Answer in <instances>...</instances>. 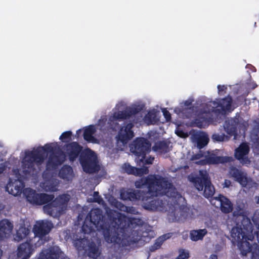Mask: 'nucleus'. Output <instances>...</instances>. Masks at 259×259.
<instances>
[{
  "label": "nucleus",
  "instance_id": "nucleus-1",
  "mask_svg": "<svg viewBox=\"0 0 259 259\" xmlns=\"http://www.w3.org/2000/svg\"><path fill=\"white\" fill-rule=\"evenodd\" d=\"M109 222L103 219L102 210L99 208L92 209L87 214L81 227L84 234L94 231H102L105 241L109 243H119L126 233H131L128 236L132 243H136L141 238L138 229L142 225L140 219L127 218L116 210L109 209L106 211Z\"/></svg>",
  "mask_w": 259,
  "mask_h": 259
},
{
  "label": "nucleus",
  "instance_id": "nucleus-2",
  "mask_svg": "<svg viewBox=\"0 0 259 259\" xmlns=\"http://www.w3.org/2000/svg\"><path fill=\"white\" fill-rule=\"evenodd\" d=\"M24 184L19 179L14 182H9L6 187V190L15 196L20 195L23 192L27 201L35 205H42L45 213L54 218H59L65 213L69 200L66 194L60 195L55 198L53 194L37 193L30 188L23 190Z\"/></svg>",
  "mask_w": 259,
  "mask_h": 259
},
{
  "label": "nucleus",
  "instance_id": "nucleus-3",
  "mask_svg": "<svg viewBox=\"0 0 259 259\" xmlns=\"http://www.w3.org/2000/svg\"><path fill=\"white\" fill-rule=\"evenodd\" d=\"M135 185L137 188H143L145 187L148 188L146 191H140L142 192V196L149 202L151 200H160L154 198V196L158 195L175 197V188L172 187V184L162 177L151 176L142 178L135 182Z\"/></svg>",
  "mask_w": 259,
  "mask_h": 259
},
{
  "label": "nucleus",
  "instance_id": "nucleus-4",
  "mask_svg": "<svg viewBox=\"0 0 259 259\" xmlns=\"http://www.w3.org/2000/svg\"><path fill=\"white\" fill-rule=\"evenodd\" d=\"M54 148L50 144H46L44 146L39 147L32 151H26L25 157L22 163V172L26 177L33 175L36 170L35 164L41 165L44 161L47 155L46 152H54Z\"/></svg>",
  "mask_w": 259,
  "mask_h": 259
},
{
  "label": "nucleus",
  "instance_id": "nucleus-5",
  "mask_svg": "<svg viewBox=\"0 0 259 259\" xmlns=\"http://www.w3.org/2000/svg\"><path fill=\"white\" fill-rule=\"evenodd\" d=\"M141 193L139 190L123 189L120 191V197L124 201L140 200L143 203V208L147 210H156L162 207V200H151L149 202L142 196Z\"/></svg>",
  "mask_w": 259,
  "mask_h": 259
},
{
  "label": "nucleus",
  "instance_id": "nucleus-6",
  "mask_svg": "<svg viewBox=\"0 0 259 259\" xmlns=\"http://www.w3.org/2000/svg\"><path fill=\"white\" fill-rule=\"evenodd\" d=\"M195 188L198 191H203V196L207 198L211 197L215 192V189L212 185L209 175L206 170H199V176L192 177L190 179Z\"/></svg>",
  "mask_w": 259,
  "mask_h": 259
},
{
  "label": "nucleus",
  "instance_id": "nucleus-7",
  "mask_svg": "<svg viewBox=\"0 0 259 259\" xmlns=\"http://www.w3.org/2000/svg\"><path fill=\"white\" fill-rule=\"evenodd\" d=\"M97 156L93 150L85 148L79 158V162L84 171L91 174L95 171Z\"/></svg>",
  "mask_w": 259,
  "mask_h": 259
},
{
  "label": "nucleus",
  "instance_id": "nucleus-8",
  "mask_svg": "<svg viewBox=\"0 0 259 259\" xmlns=\"http://www.w3.org/2000/svg\"><path fill=\"white\" fill-rule=\"evenodd\" d=\"M151 143L146 138L139 137L135 139L130 145V151L136 156L140 157L143 161L146 155L150 151Z\"/></svg>",
  "mask_w": 259,
  "mask_h": 259
},
{
  "label": "nucleus",
  "instance_id": "nucleus-9",
  "mask_svg": "<svg viewBox=\"0 0 259 259\" xmlns=\"http://www.w3.org/2000/svg\"><path fill=\"white\" fill-rule=\"evenodd\" d=\"M142 110V108L140 106H136L132 107L126 108L123 111L115 112L112 116L109 118L108 123H114L117 120H122L130 118L132 115H135L139 113Z\"/></svg>",
  "mask_w": 259,
  "mask_h": 259
},
{
  "label": "nucleus",
  "instance_id": "nucleus-10",
  "mask_svg": "<svg viewBox=\"0 0 259 259\" xmlns=\"http://www.w3.org/2000/svg\"><path fill=\"white\" fill-rule=\"evenodd\" d=\"M210 103L213 105V106L209 108V112L219 114L223 113L230 109L232 103V98L228 95L219 102L212 101L210 102Z\"/></svg>",
  "mask_w": 259,
  "mask_h": 259
},
{
  "label": "nucleus",
  "instance_id": "nucleus-11",
  "mask_svg": "<svg viewBox=\"0 0 259 259\" xmlns=\"http://www.w3.org/2000/svg\"><path fill=\"white\" fill-rule=\"evenodd\" d=\"M134 127V124L131 122L121 127L117 136V141L126 145L135 136Z\"/></svg>",
  "mask_w": 259,
  "mask_h": 259
},
{
  "label": "nucleus",
  "instance_id": "nucleus-12",
  "mask_svg": "<svg viewBox=\"0 0 259 259\" xmlns=\"http://www.w3.org/2000/svg\"><path fill=\"white\" fill-rule=\"evenodd\" d=\"M64 149L70 162L75 161L79 158L83 151V147L77 142H71L64 146Z\"/></svg>",
  "mask_w": 259,
  "mask_h": 259
},
{
  "label": "nucleus",
  "instance_id": "nucleus-13",
  "mask_svg": "<svg viewBox=\"0 0 259 259\" xmlns=\"http://www.w3.org/2000/svg\"><path fill=\"white\" fill-rule=\"evenodd\" d=\"M250 152V147L246 142L241 143L235 150L234 157L242 164H249L250 161L248 158V154Z\"/></svg>",
  "mask_w": 259,
  "mask_h": 259
},
{
  "label": "nucleus",
  "instance_id": "nucleus-14",
  "mask_svg": "<svg viewBox=\"0 0 259 259\" xmlns=\"http://www.w3.org/2000/svg\"><path fill=\"white\" fill-rule=\"evenodd\" d=\"M65 160L64 152L59 149L50 154L47 162V167L48 169H56L58 166L61 165Z\"/></svg>",
  "mask_w": 259,
  "mask_h": 259
},
{
  "label": "nucleus",
  "instance_id": "nucleus-15",
  "mask_svg": "<svg viewBox=\"0 0 259 259\" xmlns=\"http://www.w3.org/2000/svg\"><path fill=\"white\" fill-rule=\"evenodd\" d=\"M53 228V223L48 221H41L34 226L33 232L35 237L42 239L44 237L49 233Z\"/></svg>",
  "mask_w": 259,
  "mask_h": 259
},
{
  "label": "nucleus",
  "instance_id": "nucleus-16",
  "mask_svg": "<svg viewBox=\"0 0 259 259\" xmlns=\"http://www.w3.org/2000/svg\"><path fill=\"white\" fill-rule=\"evenodd\" d=\"M229 174L235 181L238 182L243 187H246L252 181L251 179L247 177L245 174L236 167H231Z\"/></svg>",
  "mask_w": 259,
  "mask_h": 259
},
{
  "label": "nucleus",
  "instance_id": "nucleus-17",
  "mask_svg": "<svg viewBox=\"0 0 259 259\" xmlns=\"http://www.w3.org/2000/svg\"><path fill=\"white\" fill-rule=\"evenodd\" d=\"M31 240L23 243L18 246L17 249V256L20 259H28L32 253V243Z\"/></svg>",
  "mask_w": 259,
  "mask_h": 259
},
{
  "label": "nucleus",
  "instance_id": "nucleus-18",
  "mask_svg": "<svg viewBox=\"0 0 259 259\" xmlns=\"http://www.w3.org/2000/svg\"><path fill=\"white\" fill-rule=\"evenodd\" d=\"M191 138L200 150L206 146L209 142L208 136L203 132H195L192 134Z\"/></svg>",
  "mask_w": 259,
  "mask_h": 259
},
{
  "label": "nucleus",
  "instance_id": "nucleus-19",
  "mask_svg": "<svg viewBox=\"0 0 259 259\" xmlns=\"http://www.w3.org/2000/svg\"><path fill=\"white\" fill-rule=\"evenodd\" d=\"M122 168L124 172L136 176H142L149 172V169L147 167L138 168L132 166L128 163H124L122 166Z\"/></svg>",
  "mask_w": 259,
  "mask_h": 259
},
{
  "label": "nucleus",
  "instance_id": "nucleus-20",
  "mask_svg": "<svg viewBox=\"0 0 259 259\" xmlns=\"http://www.w3.org/2000/svg\"><path fill=\"white\" fill-rule=\"evenodd\" d=\"M13 229V225L7 219H4L0 221V241L7 238Z\"/></svg>",
  "mask_w": 259,
  "mask_h": 259
},
{
  "label": "nucleus",
  "instance_id": "nucleus-21",
  "mask_svg": "<svg viewBox=\"0 0 259 259\" xmlns=\"http://www.w3.org/2000/svg\"><path fill=\"white\" fill-rule=\"evenodd\" d=\"M211 112L208 111H200L197 115V117L194 119L192 122L193 125L199 128H202L203 125L206 123L207 120V114L210 113Z\"/></svg>",
  "mask_w": 259,
  "mask_h": 259
},
{
  "label": "nucleus",
  "instance_id": "nucleus-22",
  "mask_svg": "<svg viewBox=\"0 0 259 259\" xmlns=\"http://www.w3.org/2000/svg\"><path fill=\"white\" fill-rule=\"evenodd\" d=\"M58 175L60 178L64 180H72L74 177L73 169L69 165H64L60 169Z\"/></svg>",
  "mask_w": 259,
  "mask_h": 259
},
{
  "label": "nucleus",
  "instance_id": "nucleus-23",
  "mask_svg": "<svg viewBox=\"0 0 259 259\" xmlns=\"http://www.w3.org/2000/svg\"><path fill=\"white\" fill-rule=\"evenodd\" d=\"M30 232V229L26 227L24 224H20L18 229L16 231L15 240L19 242L27 237Z\"/></svg>",
  "mask_w": 259,
  "mask_h": 259
},
{
  "label": "nucleus",
  "instance_id": "nucleus-24",
  "mask_svg": "<svg viewBox=\"0 0 259 259\" xmlns=\"http://www.w3.org/2000/svg\"><path fill=\"white\" fill-rule=\"evenodd\" d=\"M218 200L221 202V209L222 212L228 213L232 211L233 204L228 198L223 195H220Z\"/></svg>",
  "mask_w": 259,
  "mask_h": 259
},
{
  "label": "nucleus",
  "instance_id": "nucleus-25",
  "mask_svg": "<svg viewBox=\"0 0 259 259\" xmlns=\"http://www.w3.org/2000/svg\"><path fill=\"white\" fill-rule=\"evenodd\" d=\"M172 236V234L171 233H168L166 234H164L162 236H160L158 238H157L155 241V243L151 246L149 248V250L151 252H153L155 251L156 249L159 248L161 245L163 244L164 241L170 238Z\"/></svg>",
  "mask_w": 259,
  "mask_h": 259
},
{
  "label": "nucleus",
  "instance_id": "nucleus-26",
  "mask_svg": "<svg viewBox=\"0 0 259 259\" xmlns=\"http://www.w3.org/2000/svg\"><path fill=\"white\" fill-rule=\"evenodd\" d=\"M231 236L234 241L238 242L241 240H243L246 235L241 227H235L231 231Z\"/></svg>",
  "mask_w": 259,
  "mask_h": 259
},
{
  "label": "nucleus",
  "instance_id": "nucleus-27",
  "mask_svg": "<svg viewBox=\"0 0 259 259\" xmlns=\"http://www.w3.org/2000/svg\"><path fill=\"white\" fill-rule=\"evenodd\" d=\"M152 149L155 152L165 154L169 151V144L164 141H158L155 143Z\"/></svg>",
  "mask_w": 259,
  "mask_h": 259
},
{
  "label": "nucleus",
  "instance_id": "nucleus-28",
  "mask_svg": "<svg viewBox=\"0 0 259 259\" xmlns=\"http://www.w3.org/2000/svg\"><path fill=\"white\" fill-rule=\"evenodd\" d=\"M238 246L243 255H246L247 253L252 251V246L247 241L246 237L243 240H241L238 242Z\"/></svg>",
  "mask_w": 259,
  "mask_h": 259
},
{
  "label": "nucleus",
  "instance_id": "nucleus-29",
  "mask_svg": "<svg viewBox=\"0 0 259 259\" xmlns=\"http://www.w3.org/2000/svg\"><path fill=\"white\" fill-rule=\"evenodd\" d=\"M96 132V128L94 125H90L84 129L83 138L89 142H93L95 140L93 135Z\"/></svg>",
  "mask_w": 259,
  "mask_h": 259
},
{
  "label": "nucleus",
  "instance_id": "nucleus-30",
  "mask_svg": "<svg viewBox=\"0 0 259 259\" xmlns=\"http://www.w3.org/2000/svg\"><path fill=\"white\" fill-rule=\"evenodd\" d=\"M208 164L225 163L228 161V157L217 156L214 154L207 156Z\"/></svg>",
  "mask_w": 259,
  "mask_h": 259
},
{
  "label": "nucleus",
  "instance_id": "nucleus-31",
  "mask_svg": "<svg viewBox=\"0 0 259 259\" xmlns=\"http://www.w3.org/2000/svg\"><path fill=\"white\" fill-rule=\"evenodd\" d=\"M87 253L90 257L96 259L100 256L101 252L96 243L91 242L88 246V252Z\"/></svg>",
  "mask_w": 259,
  "mask_h": 259
},
{
  "label": "nucleus",
  "instance_id": "nucleus-32",
  "mask_svg": "<svg viewBox=\"0 0 259 259\" xmlns=\"http://www.w3.org/2000/svg\"><path fill=\"white\" fill-rule=\"evenodd\" d=\"M207 233V231L205 229L192 230L190 233V238L192 241H194L202 240Z\"/></svg>",
  "mask_w": 259,
  "mask_h": 259
},
{
  "label": "nucleus",
  "instance_id": "nucleus-33",
  "mask_svg": "<svg viewBox=\"0 0 259 259\" xmlns=\"http://www.w3.org/2000/svg\"><path fill=\"white\" fill-rule=\"evenodd\" d=\"M211 139L214 142H223L228 140V137L226 136L224 133H213L211 136Z\"/></svg>",
  "mask_w": 259,
  "mask_h": 259
},
{
  "label": "nucleus",
  "instance_id": "nucleus-34",
  "mask_svg": "<svg viewBox=\"0 0 259 259\" xmlns=\"http://www.w3.org/2000/svg\"><path fill=\"white\" fill-rule=\"evenodd\" d=\"M224 128L227 133L230 136H233L236 134L237 128L235 125L230 124L229 122L226 124Z\"/></svg>",
  "mask_w": 259,
  "mask_h": 259
},
{
  "label": "nucleus",
  "instance_id": "nucleus-35",
  "mask_svg": "<svg viewBox=\"0 0 259 259\" xmlns=\"http://www.w3.org/2000/svg\"><path fill=\"white\" fill-rule=\"evenodd\" d=\"M72 132L68 131L63 132L60 136L59 139L63 142H67L71 139Z\"/></svg>",
  "mask_w": 259,
  "mask_h": 259
},
{
  "label": "nucleus",
  "instance_id": "nucleus-36",
  "mask_svg": "<svg viewBox=\"0 0 259 259\" xmlns=\"http://www.w3.org/2000/svg\"><path fill=\"white\" fill-rule=\"evenodd\" d=\"M179 252V254L176 259H188L190 256L189 252L183 249H180Z\"/></svg>",
  "mask_w": 259,
  "mask_h": 259
},
{
  "label": "nucleus",
  "instance_id": "nucleus-37",
  "mask_svg": "<svg viewBox=\"0 0 259 259\" xmlns=\"http://www.w3.org/2000/svg\"><path fill=\"white\" fill-rule=\"evenodd\" d=\"M93 201L97 202L98 204H101L104 202V201L99 193L97 191H95L93 193Z\"/></svg>",
  "mask_w": 259,
  "mask_h": 259
},
{
  "label": "nucleus",
  "instance_id": "nucleus-38",
  "mask_svg": "<svg viewBox=\"0 0 259 259\" xmlns=\"http://www.w3.org/2000/svg\"><path fill=\"white\" fill-rule=\"evenodd\" d=\"M218 94L220 95H224L226 93V90H227V86L225 85H218Z\"/></svg>",
  "mask_w": 259,
  "mask_h": 259
},
{
  "label": "nucleus",
  "instance_id": "nucleus-39",
  "mask_svg": "<svg viewBox=\"0 0 259 259\" xmlns=\"http://www.w3.org/2000/svg\"><path fill=\"white\" fill-rule=\"evenodd\" d=\"M115 207L118 209L120 211H124L126 209V206L124 204H123L122 203L116 201L115 202Z\"/></svg>",
  "mask_w": 259,
  "mask_h": 259
},
{
  "label": "nucleus",
  "instance_id": "nucleus-40",
  "mask_svg": "<svg viewBox=\"0 0 259 259\" xmlns=\"http://www.w3.org/2000/svg\"><path fill=\"white\" fill-rule=\"evenodd\" d=\"M203 156H204V153L202 152V151L200 150L199 153H196L195 154H193L192 156V157L191 158V160L193 161V160H198V159H200L201 158H202V157H203Z\"/></svg>",
  "mask_w": 259,
  "mask_h": 259
},
{
  "label": "nucleus",
  "instance_id": "nucleus-41",
  "mask_svg": "<svg viewBox=\"0 0 259 259\" xmlns=\"http://www.w3.org/2000/svg\"><path fill=\"white\" fill-rule=\"evenodd\" d=\"M163 115L166 119V121H169L171 119V114L169 112L164 108L162 110Z\"/></svg>",
  "mask_w": 259,
  "mask_h": 259
},
{
  "label": "nucleus",
  "instance_id": "nucleus-42",
  "mask_svg": "<svg viewBox=\"0 0 259 259\" xmlns=\"http://www.w3.org/2000/svg\"><path fill=\"white\" fill-rule=\"evenodd\" d=\"M124 212L130 213L132 214H137L138 211L137 209L134 206H126V209Z\"/></svg>",
  "mask_w": 259,
  "mask_h": 259
},
{
  "label": "nucleus",
  "instance_id": "nucleus-43",
  "mask_svg": "<svg viewBox=\"0 0 259 259\" xmlns=\"http://www.w3.org/2000/svg\"><path fill=\"white\" fill-rule=\"evenodd\" d=\"M251 259H259V247L252 251Z\"/></svg>",
  "mask_w": 259,
  "mask_h": 259
},
{
  "label": "nucleus",
  "instance_id": "nucleus-44",
  "mask_svg": "<svg viewBox=\"0 0 259 259\" xmlns=\"http://www.w3.org/2000/svg\"><path fill=\"white\" fill-rule=\"evenodd\" d=\"M196 163L198 165H205L206 164H208V161L207 160V156H205V158L204 159L200 160L197 162Z\"/></svg>",
  "mask_w": 259,
  "mask_h": 259
},
{
  "label": "nucleus",
  "instance_id": "nucleus-45",
  "mask_svg": "<svg viewBox=\"0 0 259 259\" xmlns=\"http://www.w3.org/2000/svg\"><path fill=\"white\" fill-rule=\"evenodd\" d=\"M153 160L154 158L153 157H150L149 158L146 159L145 157L143 161L141 162L146 164H150L152 163Z\"/></svg>",
  "mask_w": 259,
  "mask_h": 259
},
{
  "label": "nucleus",
  "instance_id": "nucleus-46",
  "mask_svg": "<svg viewBox=\"0 0 259 259\" xmlns=\"http://www.w3.org/2000/svg\"><path fill=\"white\" fill-rule=\"evenodd\" d=\"M155 116V113H153V112H148V113L147 114V115L146 116V118H147L148 119H149L150 120V121H151V119L152 118H154Z\"/></svg>",
  "mask_w": 259,
  "mask_h": 259
},
{
  "label": "nucleus",
  "instance_id": "nucleus-47",
  "mask_svg": "<svg viewBox=\"0 0 259 259\" xmlns=\"http://www.w3.org/2000/svg\"><path fill=\"white\" fill-rule=\"evenodd\" d=\"M242 214H243V212H242V210L241 209H239L238 210H235L233 212V215L234 216H236V217L241 216V215H242Z\"/></svg>",
  "mask_w": 259,
  "mask_h": 259
},
{
  "label": "nucleus",
  "instance_id": "nucleus-48",
  "mask_svg": "<svg viewBox=\"0 0 259 259\" xmlns=\"http://www.w3.org/2000/svg\"><path fill=\"white\" fill-rule=\"evenodd\" d=\"M176 134H177L178 136L181 137H185L186 134L182 130L178 131L176 132Z\"/></svg>",
  "mask_w": 259,
  "mask_h": 259
},
{
  "label": "nucleus",
  "instance_id": "nucleus-49",
  "mask_svg": "<svg viewBox=\"0 0 259 259\" xmlns=\"http://www.w3.org/2000/svg\"><path fill=\"white\" fill-rule=\"evenodd\" d=\"M6 169V166L4 163L0 164V175Z\"/></svg>",
  "mask_w": 259,
  "mask_h": 259
},
{
  "label": "nucleus",
  "instance_id": "nucleus-50",
  "mask_svg": "<svg viewBox=\"0 0 259 259\" xmlns=\"http://www.w3.org/2000/svg\"><path fill=\"white\" fill-rule=\"evenodd\" d=\"M231 182L230 180H225L224 182V187L228 188L231 185Z\"/></svg>",
  "mask_w": 259,
  "mask_h": 259
},
{
  "label": "nucleus",
  "instance_id": "nucleus-51",
  "mask_svg": "<svg viewBox=\"0 0 259 259\" xmlns=\"http://www.w3.org/2000/svg\"><path fill=\"white\" fill-rule=\"evenodd\" d=\"M56 188L55 186H52L50 188H48V190L52 192H54L56 190Z\"/></svg>",
  "mask_w": 259,
  "mask_h": 259
},
{
  "label": "nucleus",
  "instance_id": "nucleus-52",
  "mask_svg": "<svg viewBox=\"0 0 259 259\" xmlns=\"http://www.w3.org/2000/svg\"><path fill=\"white\" fill-rule=\"evenodd\" d=\"M253 238H254V237L251 235H248V236H247L246 235V240L247 241H248V240L252 241L253 240Z\"/></svg>",
  "mask_w": 259,
  "mask_h": 259
},
{
  "label": "nucleus",
  "instance_id": "nucleus-53",
  "mask_svg": "<svg viewBox=\"0 0 259 259\" xmlns=\"http://www.w3.org/2000/svg\"><path fill=\"white\" fill-rule=\"evenodd\" d=\"M209 259H218V256L215 254H212L210 255Z\"/></svg>",
  "mask_w": 259,
  "mask_h": 259
},
{
  "label": "nucleus",
  "instance_id": "nucleus-54",
  "mask_svg": "<svg viewBox=\"0 0 259 259\" xmlns=\"http://www.w3.org/2000/svg\"><path fill=\"white\" fill-rule=\"evenodd\" d=\"M81 133V129L78 130L76 132V137L77 138H78L80 136Z\"/></svg>",
  "mask_w": 259,
  "mask_h": 259
},
{
  "label": "nucleus",
  "instance_id": "nucleus-55",
  "mask_svg": "<svg viewBox=\"0 0 259 259\" xmlns=\"http://www.w3.org/2000/svg\"><path fill=\"white\" fill-rule=\"evenodd\" d=\"M256 235L259 242V232H257Z\"/></svg>",
  "mask_w": 259,
  "mask_h": 259
},
{
  "label": "nucleus",
  "instance_id": "nucleus-56",
  "mask_svg": "<svg viewBox=\"0 0 259 259\" xmlns=\"http://www.w3.org/2000/svg\"><path fill=\"white\" fill-rule=\"evenodd\" d=\"M190 104V103H189L188 101H186L185 103V104L187 105H189Z\"/></svg>",
  "mask_w": 259,
  "mask_h": 259
},
{
  "label": "nucleus",
  "instance_id": "nucleus-57",
  "mask_svg": "<svg viewBox=\"0 0 259 259\" xmlns=\"http://www.w3.org/2000/svg\"><path fill=\"white\" fill-rule=\"evenodd\" d=\"M254 26L255 27H256V22H254Z\"/></svg>",
  "mask_w": 259,
  "mask_h": 259
},
{
  "label": "nucleus",
  "instance_id": "nucleus-58",
  "mask_svg": "<svg viewBox=\"0 0 259 259\" xmlns=\"http://www.w3.org/2000/svg\"><path fill=\"white\" fill-rule=\"evenodd\" d=\"M257 203H259V196L257 198Z\"/></svg>",
  "mask_w": 259,
  "mask_h": 259
},
{
  "label": "nucleus",
  "instance_id": "nucleus-59",
  "mask_svg": "<svg viewBox=\"0 0 259 259\" xmlns=\"http://www.w3.org/2000/svg\"><path fill=\"white\" fill-rule=\"evenodd\" d=\"M257 229L258 230L257 232H259V223H258V227H257Z\"/></svg>",
  "mask_w": 259,
  "mask_h": 259
},
{
  "label": "nucleus",
  "instance_id": "nucleus-60",
  "mask_svg": "<svg viewBox=\"0 0 259 259\" xmlns=\"http://www.w3.org/2000/svg\"><path fill=\"white\" fill-rule=\"evenodd\" d=\"M115 124H116V125H118V123H117V122H115Z\"/></svg>",
  "mask_w": 259,
  "mask_h": 259
},
{
  "label": "nucleus",
  "instance_id": "nucleus-61",
  "mask_svg": "<svg viewBox=\"0 0 259 259\" xmlns=\"http://www.w3.org/2000/svg\"><path fill=\"white\" fill-rule=\"evenodd\" d=\"M110 128H111V129H112V130H114V127H111Z\"/></svg>",
  "mask_w": 259,
  "mask_h": 259
},
{
  "label": "nucleus",
  "instance_id": "nucleus-62",
  "mask_svg": "<svg viewBox=\"0 0 259 259\" xmlns=\"http://www.w3.org/2000/svg\"><path fill=\"white\" fill-rule=\"evenodd\" d=\"M258 20H259V14H258Z\"/></svg>",
  "mask_w": 259,
  "mask_h": 259
}]
</instances>
